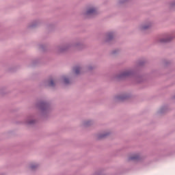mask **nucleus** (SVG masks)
<instances>
[{"instance_id":"nucleus-9","label":"nucleus","mask_w":175,"mask_h":175,"mask_svg":"<svg viewBox=\"0 0 175 175\" xmlns=\"http://www.w3.org/2000/svg\"><path fill=\"white\" fill-rule=\"evenodd\" d=\"M143 29H147V27H144Z\"/></svg>"},{"instance_id":"nucleus-2","label":"nucleus","mask_w":175,"mask_h":175,"mask_svg":"<svg viewBox=\"0 0 175 175\" xmlns=\"http://www.w3.org/2000/svg\"><path fill=\"white\" fill-rule=\"evenodd\" d=\"M73 71L75 75H79V73H80V67H75Z\"/></svg>"},{"instance_id":"nucleus-4","label":"nucleus","mask_w":175,"mask_h":175,"mask_svg":"<svg viewBox=\"0 0 175 175\" xmlns=\"http://www.w3.org/2000/svg\"><path fill=\"white\" fill-rule=\"evenodd\" d=\"M170 39H164L161 40V42L163 43H166V42H170Z\"/></svg>"},{"instance_id":"nucleus-8","label":"nucleus","mask_w":175,"mask_h":175,"mask_svg":"<svg viewBox=\"0 0 175 175\" xmlns=\"http://www.w3.org/2000/svg\"><path fill=\"white\" fill-rule=\"evenodd\" d=\"M109 39H110V38H111V34L109 35Z\"/></svg>"},{"instance_id":"nucleus-3","label":"nucleus","mask_w":175,"mask_h":175,"mask_svg":"<svg viewBox=\"0 0 175 175\" xmlns=\"http://www.w3.org/2000/svg\"><path fill=\"white\" fill-rule=\"evenodd\" d=\"M137 158H139V156L135 155V156H133V157H131L130 158V159H131V160H135V159H137Z\"/></svg>"},{"instance_id":"nucleus-5","label":"nucleus","mask_w":175,"mask_h":175,"mask_svg":"<svg viewBox=\"0 0 175 175\" xmlns=\"http://www.w3.org/2000/svg\"><path fill=\"white\" fill-rule=\"evenodd\" d=\"M64 83H65L66 84H68V83H69V79H66V78H64Z\"/></svg>"},{"instance_id":"nucleus-6","label":"nucleus","mask_w":175,"mask_h":175,"mask_svg":"<svg viewBox=\"0 0 175 175\" xmlns=\"http://www.w3.org/2000/svg\"><path fill=\"white\" fill-rule=\"evenodd\" d=\"M49 85H51V87H53V85H54V81H53V80L50 81Z\"/></svg>"},{"instance_id":"nucleus-7","label":"nucleus","mask_w":175,"mask_h":175,"mask_svg":"<svg viewBox=\"0 0 175 175\" xmlns=\"http://www.w3.org/2000/svg\"><path fill=\"white\" fill-rule=\"evenodd\" d=\"M31 169H35V167H33V165L31 166Z\"/></svg>"},{"instance_id":"nucleus-1","label":"nucleus","mask_w":175,"mask_h":175,"mask_svg":"<svg viewBox=\"0 0 175 175\" xmlns=\"http://www.w3.org/2000/svg\"><path fill=\"white\" fill-rule=\"evenodd\" d=\"M95 13H96V10H95V8H90L86 12V14H88V15L95 14Z\"/></svg>"}]
</instances>
